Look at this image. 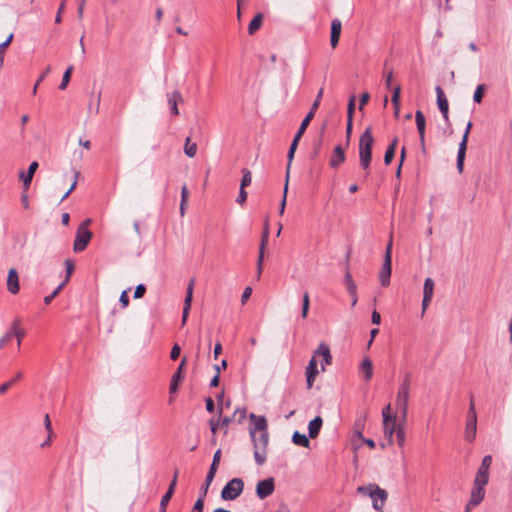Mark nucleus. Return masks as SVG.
<instances>
[{
    "label": "nucleus",
    "instance_id": "4468645a",
    "mask_svg": "<svg viewBox=\"0 0 512 512\" xmlns=\"http://www.w3.org/2000/svg\"><path fill=\"white\" fill-rule=\"evenodd\" d=\"M434 295V281L426 278L423 287L422 313L424 314Z\"/></svg>",
    "mask_w": 512,
    "mask_h": 512
},
{
    "label": "nucleus",
    "instance_id": "603ef678",
    "mask_svg": "<svg viewBox=\"0 0 512 512\" xmlns=\"http://www.w3.org/2000/svg\"><path fill=\"white\" fill-rule=\"evenodd\" d=\"M393 69H390L384 73L385 85L387 88L392 87Z\"/></svg>",
    "mask_w": 512,
    "mask_h": 512
},
{
    "label": "nucleus",
    "instance_id": "dca6fc26",
    "mask_svg": "<svg viewBox=\"0 0 512 512\" xmlns=\"http://www.w3.org/2000/svg\"><path fill=\"white\" fill-rule=\"evenodd\" d=\"M318 373H319V371L317 369V361L315 359V355H313L312 358L310 359V361L306 367V371H305L308 389L312 388L313 383H314Z\"/></svg>",
    "mask_w": 512,
    "mask_h": 512
},
{
    "label": "nucleus",
    "instance_id": "72a5a7b5",
    "mask_svg": "<svg viewBox=\"0 0 512 512\" xmlns=\"http://www.w3.org/2000/svg\"><path fill=\"white\" fill-rule=\"evenodd\" d=\"M292 441L294 444L302 447H308L310 444L308 437L305 434L299 433L298 431L294 432Z\"/></svg>",
    "mask_w": 512,
    "mask_h": 512
},
{
    "label": "nucleus",
    "instance_id": "4d7b16f0",
    "mask_svg": "<svg viewBox=\"0 0 512 512\" xmlns=\"http://www.w3.org/2000/svg\"><path fill=\"white\" fill-rule=\"evenodd\" d=\"M251 294H252V288L249 286L246 287L241 296L242 305H244L246 303V301L250 298Z\"/></svg>",
    "mask_w": 512,
    "mask_h": 512
},
{
    "label": "nucleus",
    "instance_id": "9d476101",
    "mask_svg": "<svg viewBox=\"0 0 512 512\" xmlns=\"http://www.w3.org/2000/svg\"><path fill=\"white\" fill-rule=\"evenodd\" d=\"M92 238V232L90 230L77 229L76 236L73 244V250L75 252H81L86 249Z\"/></svg>",
    "mask_w": 512,
    "mask_h": 512
},
{
    "label": "nucleus",
    "instance_id": "58836bf2",
    "mask_svg": "<svg viewBox=\"0 0 512 512\" xmlns=\"http://www.w3.org/2000/svg\"><path fill=\"white\" fill-rule=\"evenodd\" d=\"M22 377V372H18L16 374V376L11 379L10 381L6 382V383H3L2 385H0V393L1 394H4L8 391V389L16 382L18 381L19 379H21Z\"/></svg>",
    "mask_w": 512,
    "mask_h": 512
},
{
    "label": "nucleus",
    "instance_id": "393cba45",
    "mask_svg": "<svg viewBox=\"0 0 512 512\" xmlns=\"http://www.w3.org/2000/svg\"><path fill=\"white\" fill-rule=\"evenodd\" d=\"M375 498H371L372 506L375 510L381 511L386 504L388 493L386 490H377V494L374 496Z\"/></svg>",
    "mask_w": 512,
    "mask_h": 512
},
{
    "label": "nucleus",
    "instance_id": "09e8293b",
    "mask_svg": "<svg viewBox=\"0 0 512 512\" xmlns=\"http://www.w3.org/2000/svg\"><path fill=\"white\" fill-rule=\"evenodd\" d=\"M174 492H175L174 490L168 489L166 491V493L163 495V497H162V499L160 501V506H162V507L166 506L167 507V505H168L169 501L171 500Z\"/></svg>",
    "mask_w": 512,
    "mask_h": 512
},
{
    "label": "nucleus",
    "instance_id": "4be33fe9",
    "mask_svg": "<svg viewBox=\"0 0 512 512\" xmlns=\"http://www.w3.org/2000/svg\"><path fill=\"white\" fill-rule=\"evenodd\" d=\"M342 23L338 18H335L331 22V38L330 43L332 48H335L338 45L340 35H341Z\"/></svg>",
    "mask_w": 512,
    "mask_h": 512
},
{
    "label": "nucleus",
    "instance_id": "5701e85b",
    "mask_svg": "<svg viewBox=\"0 0 512 512\" xmlns=\"http://www.w3.org/2000/svg\"><path fill=\"white\" fill-rule=\"evenodd\" d=\"M182 95L178 90H175L171 93L167 94V101L170 106L171 113L175 116L179 115V110L177 107L178 102H181Z\"/></svg>",
    "mask_w": 512,
    "mask_h": 512
},
{
    "label": "nucleus",
    "instance_id": "e433bc0d",
    "mask_svg": "<svg viewBox=\"0 0 512 512\" xmlns=\"http://www.w3.org/2000/svg\"><path fill=\"white\" fill-rule=\"evenodd\" d=\"M72 71H73V67L72 66H69L66 69V71L63 74L62 81H61V84L59 86V89H61V90H65L66 89V87L68 86L69 81L71 79Z\"/></svg>",
    "mask_w": 512,
    "mask_h": 512
},
{
    "label": "nucleus",
    "instance_id": "f3484780",
    "mask_svg": "<svg viewBox=\"0 0 512 512\" xmlns=\"http://www.w3.org/2000/svg\"><path fill=\"white\" fill-rule=\"evenodd\" d=\"M415 121L417 130L419 133V139L422 149H425V129H426V119L422 111L417 110L415 113Z\"/></svg>",
    "mask_w": 512,
    "mask_h": 512
},
{
    "label": "nucleus",
    "instance_id": "aec40b11",
    "mask_svg": "<svg viewBox=\"0 0 512 512\" xmlns=\"http://www.w3.org/2000/svg\"><path fill=\"white\" fill-rule=\"evenodd\" d=\"M7 289L10 293L16 294L19 292V277L16 269L11 268L7 276Z\"/></svg>",
    "mask_w": 512,
    "mask_h": 512
},
{
    "label": "nucleus",
    "instance_id": "0eeeda50",
    "mask_svg": "<svg viewBox=\"0 0 512 512\" xmlns=\"http://www.w3.org/2000/svg\"><path fill=\"white\" fill-rule=\"evenodd\" d=\"M244 482L240 478L230 480L221 491V498L225 501L235 500L243 491Z\"/></svg>",
    "mask_w": 512,
    "mask_h": 512
},
{
    "label": "nucleus",
    "instance_id": "1a4fd4ad",
    "mask_svg": "<svg viewBox=\"0 0 512 512\" xmlns=\"http://www.w3.org/2000/svg\"><path fill=\"white\" fill-rule=\"evenodd\" d=\"M220 458H221V450L219 449L215 452V454L213 456V461H212V464L208 471V474L206 476L205 483L202 485V487L200 489L201 494H203V496H206L208 493V489H209V487L215 477L216 471L218 469Z\"/></svg>",
    "mask_w": 512,
    "mask_h": 512
},
{
    "label": "nucleus",
    "instance_id": "4c0bfd02",
    "mask_svg": "<svg viewBox=\"0 0 512 512\" xmlns=\"http://www.w3.org/2000/svg\"><path fill=\"white\" fill-rule=\"evenodd\" d=\"M242 174L243 175H242V179H241L240 188L245 189L247 186H249L251 184L252 174L248 169H243Z\"/></svg>",
    "mask_w": 512,
    "mask_h": 512
},
{
    "label": "nucleus",
    "instance_id": "3c124183",
    "mask_svg": "<svg viewBox=\"0 0 512 512\" xmlns=\"http://www.w3.org/2000/svg\"><path fill=\"white\" fill-rule=\"evenodd\" d=\"M74 175H75V179H74V181H73V183H72L71 187L68 189V191H67V192L63 195V197L61 198V201H63L64 199H66V198L69 196V194H70V193L75 189V187H76V185H77V178L79 177L80 172H79V171H75Z\"/></svg>",
    "mask_w": 512,
    "mask_h": 512
},
{
    "label": "nucleus",
    "instance_id": "13d9d810",
    "mask_svg": "<svg viewBox=\"0 0 512 512\" xmlns=\"http://www.w3.org/2000/svg\"><path fill=\"white\" fill-rule=\"evenodd\" d=\"M180 352H181L180 346L178 344H175L171 349L170 358L172 360H176L180 356Z\"/></svg>",
    "mask_w": 512,
    "mask_h": 512
},
{
    "label": "nucleus",
    "instance_id": "a18cd8bd",
    "mask_svg": "<svg viewBox=\"0 0 512 512\" xmlns=\"http://www.w3.org/2000/svg\"><path fill=\"white\" fill-rule=\"evenodd\" d=\"M268 239H269V229H268V226L266 225L265 228H264V231L262 233V236H261V241H260V250H265L267 245H268Z\"/></svg>",
    "mask_w": 512,
    "mask_h": 512
},
{
    "label": "nucleus",
    "instance_id": "864d4df0",
    "mask_svg": "<svg viewBox=\"0 0 512 512\" xmlns=\"http://www.w3.org/2000/svg\"><path fill=\"white\" fill-rule=\"evenodd\" d=\"M146 292V287L143 284H139L135 288L134 298H141Z\"/></svg>",
    "mask_w": 512,
    "mask_h": 512
},
{
    "label": "nucleus",
    "instance_id": "6e6d98bb",
    "mask_svg": "<svg viewBox=\"0 0 512 512\" xmlns=\"http://www.w3.org/2000/svg\"><path fill=\"white\" fill-rule=\"evenodd\" d=\"M492 464V456L491 455H486L482 462H481V465L479 467L483 468V469H490V466Z\"/></svg>",
    "mask_w": 512,
    "mask_h": 512
},
{
    "label": "nucleus",
    "instance_id": "bf43d9fd",
    "mask_svg": "<svg viewBox=\"0 0 512 512\" xmlns=\"http://www.w3.org/2000/svg\"><path fill=\"white\" fill-rule=\"evenodd\" d=\"M12 338V332H7L3 337L0 338V349L5 347Z\"/></svg>",
    "mask_w": 512,
    "mask_h": 512
},
{
    "label": "nucleus",
    "instance_id": "6ab92c4d",
    "mask_svg": "<svg viewBox=\"0 0 512 512\" xmlns=\"http://www.w3.org/2000/svg\"><path fill=\"white\" fill-rule=\"evenodd\" d=\"M315 358L317 356H321L323 358V362L321 364L322 371L325 370V366L330 365L332 362V356L330 353V348L325 343H320L318 349L314 352Z\"/></svg>",
    "mask_w": 512,
    "mask_h": 512
},
{
    "label": "nucleus",
    "instance_id": "e2e57ef3",
    "mask_svg": "<svg viewBox=\"0 0 512 512\" xmlns=\"http://www.w3.org/2000/svg\"><path fill=\"white\" fill-rule=\"evenodd\" d=\"M354 106H355V99L352 97L348 103V119H352L353 112H354Z\"/></svg>",
    "mask_w": 512,
    "mask_h": 512
},
{
    "label": "nucleus",
    "instance_id": "423d86ee",
    "mask_svg": "<svg viewBox=\"0 0 512 512\" xmlns=\"http://www.w3.org/2000/svg\"><path fill=\"white\" fill-rule=\"evenodd\" d=\"M477 432V413L475 410L474 398L470 397L469 409L465 425L464 438L468 442L474 441Z\"/></svg>",
    "mask_w": 512,
    "mask_h": 512
},
{
    "label": "nucleus",
    "instance_id": "c03bdc74",
    "mask_svg": "<svg viewBox=\"0 0 512 512\" xmlns=\"http://www.w3.org/2000/svg\"><path fill=\"white\" fill-rule=\"evenodd\" d=\"M400 94H401V86L397 85L393 89V94H392V98H391L393 106H400Z\"/></svg>",
    "mask_w": 512,
    "mask_h": 512
},
{
    "label": "nucleus",
    "instance_id": "bb28decb",
    "mask_svg": "<svg viewBox=\"0 0 512 512\" xmlns=\"http://www.w3.org/2000/svg\"><path fill=\"white\" fill-rule=\"evenodd\" d=\"M37 168H38V163L36 161H34L30 164L26 174L24 172H20L19 177H20V179H22L25 189L29 188L31 181L33 179L34 173L37 170Z\"/></svg>",
    "mask_w": 512,
    "mask_h": 512
},
{
    "label": "nucleus",
    "instance_id": "2f4dec72",
    "mask_svg": "<svg viewBox=\"0 0 512 512\" xmlns=\"http://www.w3.org/2000/svg\"><path fill=\"white\" fill-rule=\"evenodd\" d=\"M184 153L190 158H193L197 153V144L191 142V137L185 139Z\"/></svg>",
    "mask_w": 512,
    "mask_h": 512
},
{
    "label": "nucleus",
    "instance_id": "a211bd4d",
    "mask_svg": "<svg viewBox=\"0 0 512 512\" xmlns=\"http://www.w3.org/2000/svg\"><path fill=\"white\" fill-rule=\"evenodd\" d=\"M346 159L345 150L341 145H337L329 159V165L332 169H337Z\"/></svg>",
    "mask_w": 512,
    "mask_h": 512
},
{
    "label": "nucleus",
    "instance_id": "f257e3e1",
    "mask_svg": "<svg viewBox=\"0 0 512 512\" xmlns=\"http://www.w3.org/2000/svg\"><path fill=\"white\" fill-rule=\"evenodd\" d=\"M254 420L250 428V436L254 446V458L258 465H263L267 458L269 434L267 431V420L263 416L251 415Z\"/></svg>",
    "mask_w": 512,
    "mask_h": 512
},
{
    "label": "nucleus",
    "instance_id": "7c9ffc66",
    "mask_svg": "<svg viewBox=\"0 0 512 512\" xmlns=\"http://www.w3.org/2000/svg\"><path fill=\"white\" fill-rule=\"evenodd\" d=\"M488 481H489V470L479 467L473 483H475L476 485L486 486Z\"/></svg>",
    "mask_w": 512,
    "mask_h": 512
},
{
    "label": "nucleus",
    "instance_id": "2eb2a0df",
    "mask_svg": "<svg viewBox=\"0 0 512 512\" xmlns=\"http://www.w3.org/2000/svg\"><path fill=\"white\" fill-rule=\"evenodd\" d=\"M436 94H437V104L440 112L443 115V118L446 122L449 121V104L448 100L444 94L443 89L440 86H437L435 88Z\"/></svg>",
    "mask_w": 512,
    "mask_h": 512
},
{
    "label": "nucleus",
    "instance_id": "79ce46f5",
    "mask_svg": "<svg viewBox=\"0 0 512 512\" xmlns=\"http://www.w3.org/2000/svg\"><path fill=\"white\" fill-rule=\"evenodd\" d=\"M484 91H485V85L479 84L476 87V90H475L474 95H473L474 102L481 103V101L483 99Z\"/></svg>",
    "mask_w": 512,
    "mask_h": 512
},
{
    "label": "nucleus",
    "instance_id": "c9c22d12",
    "mask_svg": "<svg viewBox=\"0 0 512 512\" xmlns=\"http://www.w3.org/2000/svg\"><path fill=\"white\" fill-rule=\"evenodd\" d=\"M20 324V321L18 319L14 320L13 321V324H12V330L10 332H12V337L13 336H16L17 337V345L20 346V343H21V339L24 337L25 335V332L24 330L20 329L18 326Z\"/></svg>",
    "mask_w": 512,
    "mask_h": 512
},
{
    "label": "nucleus",
    "instance_id": "680f3d73",
    "mask_svg": "<svg viewBox=\"0 0 512 512\" xmlns=\"http://www.w3.org/2000/svg\"><path fill=\"white\" fill-rule=\"evenodd\" d=\"M246 200H247V192L245 191L244 188H240L239 195H238V198L236 201L239 204H243V203H245Z\"/></svg>",
    "mask_w": 512,
    "mask_h": 512
},
{
    "label": "nucleus",
    "instance_id": "ddd939ff",
    "mask_svg": "<svg viewBox=\"0 0 512 512\" xmlns=\"http://www.w3.org/2000/svg\"><path fill=\"white\" fill-rule=\"evenodd\" d=\"M194 284H195V280L191 279L188 284V287H187L186 296L184 299V307H183V312H182V325L186 324L188 316H189V312L191 309V303H192V299H193Z\"/></svg>",
    "mask_w": 512,
    "mask_h": 512
},
{
    "label": "nucleus",
    "instance_id": "39448f33",
    "mask_svg": "<svg viewBox=\"0 0 512 512\" xmlns=\"http://www.w3.org/2000/svg\"><path fill=\"white\" fill-rule=\"evenodd\" d=\"M393 235L389 236V240L385 249V256L381 271L379 273V280L382 286L387 287L390 284V277L392 272L391 255H392Z\"/></svg>",
    "mask_w": 512,
    "mask_h": 512
},
{
    "label": "nucleus",
    "instance_id": "473e14b6",
    "mask_svg": "<svg viewBox=\"0 0 512 512\" xmlns=\"http://www.w3.org/2000/svg\"><path fill=\"white\" fill-rule=\"evenodd\" d=\"M396 146H397V138H395L392 143L388 146L386 152H385V155H384V163L386 165H389L394 156H395V150H396Z\"/></svg>",
    "mask_w": 512,
    "mask_h": 512
},
{
    "label": "nucleus",
    "instance_id": "052dcab7",
    "mask_svg": "<svg viewBox=\"0 0 512 512\" xmlns=\"http://www.w3.org/2000/svg\"><path fill=\"white\" fill-rule=\"evenodd\" d=\"M119 301L122 304L123 308H126L129 305V297L127 291H123L121 293Z\"/></svg>",
    "mask_w": 512,
    "mask_h": 512
},
{
    "label": "nucleus",
    "instance_id": "c85d7f7f",
    "mask_svg": "<svg viewBox=\"0 0 512 512\" xmlns=\"http://www.w3.org/2000/svg\"><path fill=\"white\" fill-rule=\"evenodd\" d=\"M360 371L364 373L365 381H369L373 375V364L370 358L365 357L359 367Z\"/></svg>",
    "mask_w": 512,
    "mask_h": 512
},
{
    "label": "nucleus",
    "instance_id": "49530a36",
    "mask_svg": "<svg viewBox=\"0 0 512 512\" xmlns=\"http://www.w3.org/2000/svg\"><path fill=\"white\" fill-rule=\"evenodd\" d=\"M65 283H61L50 295L44 298V302L46 305L50 304L51 301L60 293V291L64 288Z\"/></svg>",
    "mask_w": 512,
    "mask_h": 512
},
{
    "label": "nucleus",
    "instance_id": "37998d69",
    "mask_svg": "<svg viewBox=\"0 0 512 512\" xmlns=\"http://www.w3.org/2000/svg\"><path fill=\"white\" fill-rule=\"evenodd\" d=\"M65 268H66V277L62 283H65V285H66L68 283V281L70 280L71 274L74 271V268H75L74 263L69 259L65 260Z\"/></svg>",
    "mask_w": 512,
    "mask_h": 512
},
{
    "label": "nucleus",
    "instance_id": "a878e982",
    "mask_svg": "<svg viewBox=\"0 0 512 512\" xmlns=\"http://www.w3.org/2000/svg\"><path fill=\"white\" fill-rule=\"evenodd\" d=\"M302 136H303V133H300V132L297 131V133L294 136L293 141H292V143L290 145V148H289V151H288V155H287L288 163H287L286 174L288 173V175L290 174L291 163H292V160L294 158V154H295V151L297 149L298 143H299V141H300Z\"/></svg>",
    "mask_w": 512,
    "mask_h": 512
},
{
    "label": "nucleus",
    "instance_id": "774afa93",
    "mask_svg": "<svg viewBox=\"0 0 512 512\" xmlns=\"http://www.w3.org/2000/svg\"><path fill=\"white\" fill-rule=\"evenodd\" d=\"M371 321L375 325H378L381 322V315L376 310L372 312Z\"/></svg>",
    "mask_w": 512,
    "mask_h": 512
},
{
    "label": "nucleus",
    "instance_id": "6e6552de",
    "mask_svg": "<svg viewBox=\"0 0 512 512\" xmlns=\"http://www.w3.org/2000/svg\"><path fill=\"white\" fill-rule=\"evenodd\" d=\"M471 128H472V122L469 121L466 125V129L464 131L462 140L459 144V149H458V154H457V169L460 173L463 171V167H464V160H465V155H466V150H467V142H468V137H469Z\"/></svg>",
    "mask_w": 512,
    "mask_h": 512
},
{
    "label": "nucleus",
    "instance_id": "412c9836",
    "mask_svg": "<svg viewBox=\"0 0 512 512\" xmlns=\"http://www.w3.org/2000/svg\"><path fill=\"white\" fill-rule=\"evenodd\" d=\"M186 363H187V358L183 357V359L181 360V362L179 364L178 369L172 376L171 383H170V392L171 393H174L177 391L178 384L183 379L182 371H183Z\"/></svg>",
    "mask_w": 512,
    "mask_h": 512
},
{
    "label": "nucleus",
    "instance_id": "20e7f679",
    "mask_svg": "<svg viewBox=\"0 0 512 512\" xmlns=\"http://www.w3.org/2000/svg\"><path fill=\"white\" fill-rule=\"evenodd\" d=\"M397 417L383 421L384 436L389 444L394 442V434L396 435L397 444L403 447L405 444L406 434L402 424L397 425Z\"/></svg>",
    "mask_w": 512,
    "mask_h": 512
},
{
    "label": "nucleus",
    "instance_id": "f03ea898",
    "mask_svg": "<svg viewBox=\"0 0 512 512\" xmlns=\"http://www.w3.org/2000/svg\"><path fill=\"white\" fill-rule=\"evenodd\" d=\"M374 138L371 127H367L359 139V161L360 166L369 173V167L372 159V146Z\"/></svg>",
    "mask_w": 512,
    "mask_h": 512
},
{
    "label": "nucleus",
    "instance_id": "69168bd1",
    "mask_svg": "<svg viewBox=\"0 0 512 512\" xmlns=\"http://www.w3.org/2000/svg\"><path fill=\"white\" fill-rule=\"evenodd\" d=\"M369 99H370V95L368 93H363L361 95L360 103H359L360 110L364 107V105H366L368 103Z\"/></svg>",
    "mask_w": 512,
    "mask_h": 512
},
{
    "label": "nucleus",
    "instance_id": "ea45409f",
    "mask_svg": "<svg viewBox=\"0 0 512 512\" xmlns=\"http://www.w3.org/2000/svg\"><path fill=\"white\" fill-rule=\"evenodd\" d=\"M309 306H310L309 294H308V292H305L303 294V303H302V311H301V316L303 319L307 318Z\"/></svg>",
    "mask_w": 512,
    "mask_h": 512
},
{
    "label": "nucleus",
    "instance_id": "0e129e2a",
    "mask_svg": "<svg viewBox=\"0 0 512 512\" xmlns=\"http://www.w3.org/2000/svg\"><path fill=\"white\" fill-rule=\"evenodd\" d=\"M189 198V190L186 185H183L181 188V201L188 202Z\"/></svg>",
    "mask_w": 512,
    "mask_h": 512
},
{
    "label": "nucleus",
    "instance_id": "8fccbe9b",
    "mask_svg": "<svg viewBox=\"0 0 512 512\" xmlns=\"http://www.w3.org/2000/svg\"><path fill=\"white\" fill-rule=\"evenodd\" d=\"M382 417H383V421H386V420H389V419H392V418H395L396 415H392L391 414V405L388 404L386 405L383 410H382Z\"/></svg>",
    "mask_w": 512,
    "mask_h": 512
},
{
    "label": "nucleus",
    "instance_id": "f8f14e48",
    "mask_svg": "<svg viewBox=\"0 0 512 512\" xmlns=\"http://www.w3.org/2000/svg\"><path fill=\"white\" fill-rule=\"evenodd\" d=\"M274 489V479L268 478L257 483L256 494L260 499H265L274 492Z\"/></svg>",
    "mask_w": 512,
    "mask_h": 512
},
{
    "label": "nucleus",
    "instance_id": "7ed1b4c3",
    "mask_svg": "<svg viewBox=\"0 0 512 512\" xmlns=\"http://www.w3.org/2000/svg\"><path fill=\"white\" fill-rule=\"evenodd\" d=\"M411 374L407 373L398 387L396 395V407L400 411L402 422H405L408 415V405L410 397Z\"/></svg>",
    "mask_w": 512,
    "mask_h": 512
},
{
    "label": "nucleus",
    "instance_id": "de8ad7c7",
    "mask_svg": "<svg viewBox=\"0 0 512 512\" xmlns=\"http://www.w3.org/2000/svg\"><path fill=\"white\" fill-rule=\"evenodd\" d=\"M206 496H203V494L200 493V496L199 498L197 499V501L195 502L194 504V507L192 509L191 512H202L203 511V507H204V498Z\"/></svg>",
    "mask_w": 512,
    "mask_h": 512
},
{
    "label": "nucleus",
    "instance_id": "f704fd0d",
    "mask_svg": "<svg viewBox=\"0 0 512 512\" xmlns=\"http://www.w3.org/2000/svg\"><path fill=\"white\" fill-rule=\"evenodd\" d=\"M263 20V16L261 13H258L249 23L248 33L253 35L261 26Z\"/></svg>",
    "mask_w": 512,
    "mask_h": 512
},
{
    "label": "nucleus",
    "instance_id": "9b49d317",
    "mask_svg": "<svg viewBox=\"0 0 512 512\" xmlns=\"http://www.w3.org/2000/svg\"><path fill=\"white\" fill-rule=\"evenodd\" d=\"M323 96V88H321L319 91H318V94L316 96V99L315 101L313 102L312 106H311V109L309 111V113L305 116V118L303 119L299 129H298V132L300 133H305V130L306 128L308 127V125L310 124L311 120L313 119L314 115H315V112L316 110L318 109L319 105H320V101H321V98Z\"/></svg>",
    "mask_w": 512,
    "mask_h": 512
},
{
    "label": "nucleus",
    "instance_id": "338daca9",
    "mask_svg": "<svg viewBox=\"0 0 512 512\" xmlns=\"http://www.w3.org/2000/svg\"><path fill=\"white\" fill-rule=\"evenodd\" d=\"M14 35L11 33L7 39L0 44V49L3 51H6V48L11 44L13 40Z\"/></svg>",
    "mask_w": 512,
    "mask_h": 512
},
{
    "label": "nucleus",
    "instance_id": "5fc2aeb1",
    "mask_svg": "<svg viewBox=\"0 0 512 512\" xmlns=\"http://www.w3.org/2000/svg\"><path fill=\"white\" fill-rule=\"evenodd\" d=\"M214 369L216 371V374L211 379V382H210L211 387H217L219 385V381H220L219 366H214Z\"/></svg>",
    "mask_w": 512,
    "mask_h": 512
},
{
    "label": "nucleus",
    "instance_id": "cd10ccee",
    "mask_svg": "<svg viewBox=\"0 0 512 512\" xmlns=\"http://www.w3.org/2000/svg\"><path fill=\"white\" fill-rule=\"evenodd\" d=\"M323 420L320 416L315 417L313 420H311L308 424V432L309 437L314 439L318 436L320 429L322 427Z\"/></svg>",
    "mask_w": 512,
    "mask_h": 512
},
{
    "label": "nucleus",
    "instance_id": "c756f323",
    "mask_svg": "<svg viewBox=\"0 0 512 512\" xmlns=\"http://www.w3.org/2000/svg\"><path fill=\"white\" fill-rule=\"evenodd\" d=\"M377 490H383L376 484H369L366 486H359L357 488V492L362 495H367L370 498H375V494H377Z\"/></svg>",
    "mask_w": 512,
    "mask_h": 512
},
{
    "label": "nucleus",
    "instance_id": "a19ab883",
    "mask_svg": "<svg viewBox=\"0 0 512 512\" xmlns=\"http://www.w3.org/2000/svg\"><path fill=\"white\" fill-rule=\"evenodd\" d=\"M288 174L285 177V185H284V191H283V198L280 204L279 214L283 215L286 207V198H287V192H288Z\"/></svg>",
    "mask_w": 512,
    "mask_h": 512
},
{
    "label": "nucleus",
    "instance_id": "b1692460",
    "mask_svg": "<svg viewBox=\"0 0 512 512\" xmlns=\"http://www.w3.org/2000/svg\"><path fill=\"white\" fill-rule=\"evenodd\" d=\"M485 486L483 485H476L475 483H473V489L471 491V496H470V504H472L473 506H477L483 499H484V496H485Z\"/></svg>",
    "mask_w": 512,
    "mask_h": 512
}]
</instances>
